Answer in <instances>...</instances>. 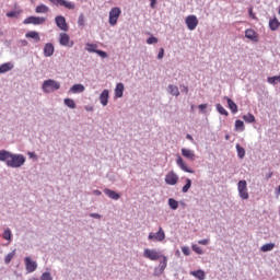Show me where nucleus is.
I'll list each match as a JSON object with an SVG mask.
<instances>
[{
	"mask_svg": "<svg viewBox=\"0 0 280 280\" xmlns=\"http://www.w3.org/2000/svg\"><path fill=\"white\" fill-rule=\"evenodd\" d=\"M0 161L8 167L19 168L25 165L26 158L23 154H14L7 150L0 151Z\"/></svg>",
	"mask_w": 280,
	"mask_h": 280,
	"instance_id": "obj_1",
	"label": "nucleus"
},
{
	"mask_svg": "<svg viewBox=\"0 0 280 280\" xmlns=\"http://www.w3.org/2000/svg\"><path fill=\"white\" fill-rule=\"evenodd\" d=\"M42 89L44 93H54V91H58L60 89V82L51 79L46 80L44 81Z\"/></svg>",
	"mask_w": 280,
	"mask_h": 280,
	"instance_id": "obj_2",
	"label": "nucleus"
},
{
	"mask_svg": "<svg viewBox=\"0 0 280 280\" xmlns=\"http://www.w3.org/2000/svg\"><path fill=\"white\" fill-rule=\"evenodd\" d=\"M237 191L241 200H248V198H250L248 194V183H246V180H240L237 183Z\"/></svg>",
	"mask_w": 280,
	"mask_h": 280,
	"instance_id": "obj_3",
	"label": "nucleus"
},
{
	"mask_svg": "<svg viewBox=\"0 0 280 280\" xmlns=\"http://www.w3.org/2000/svg\"><path fill=\"white\" fill-rule=\"evenodd\" d=\"M120 16H121V9L119 7L112 8L109 11V18H108L109 25H112V27H115Z\"/></svg>",
	"mask_w": 280,
	"mask_h": 280,
	"instance_id": "obj_4",
	"label": "nucleus"
},
{
	"mask_svg": "<svg viewBox=\"0 0 280 280\" xmlns=\"http://www.w3.org/2000/svg\"><path fill=\"white\" fill-rule=\"evenodd\" d=\"M148 240H150V242H163L165 240V230L160 226L158 232H150Z\"/></svg>",
	"mask_w": 280,
	"mask_h": 280,
	"instance_id": "obj_5",
	"label": "nucleus"
},
{
	"mask_svg": "<svg viewBox=\"0 0 280 280\" xmlns=\"http://www.w3.org/2000/svg\"><path fill=\"white\" fill-rule=\"evenodd\" d=\"M163 255L155 249L145 248L143 250V257L150 259V261H159Z\"/></svg>",
	"mask_w": 280,
	"mask_h": 280,
	"instance_id": "obj_6",
	"label": "nucleus"
},
{
	"mask_svg": "<svg viewBox=\"0 0 280 280\" xmlns=\"http://www.w3.org/2000/svg\"><path fill=\"white\" fill-rule=\"evenodd\" d=\"M52 5H57L60 8H66V10H75V3L69 0H49Z\"/></svg>",
	"mask_w": 280,
	"mask_h": 280,
	"instance_id": "obj_7",
	"label": "nucleus"
},
{
	"mask_svg": "<svg viewBox=\"0 0 280 280\" xmlns=\"http://www.w3.org/2000/svg\"><path fill=\"white\" fill-rule=\"evenodd\" d=\"M59 45L61 47H73L74 43L71 40V37L67 33H60L59 35Z\"/></svg>",
	"mask_w": 280,
	"mask_h": 280,
	"instance_id": "obj_8",
	"label": "nucleus"
},
{
	"mask_svg": "<svg viewBox=\"0 0 280 280\" xmlns=\"http://www.w3.org/2000/svg\"><path fill=\"white\" fill-rule=\"evenodd\" d=\"M55 23L61 32H69V24H67V19L62 15H58L55 18Z\"/></svg>",
	"mask_w": 280,
	"mask_h": 280,
	"instance_id": "obj_9",
	"label": "nucleus"
},
{
	"mask_svg": "<svg viewBox=\"0 0 280 280\" xmlns=\"http://www.w3.org/2000/svg\"><path fill=\"white\" fill-rule=\"evenodd\" d=\"M47 20L45 18L28 16L24 20V25H43Z\"/></svg>",
	"mask_w": 280,
	"mask_h": 280,
	"instance_id": "obj_10",
	"label": "nucleus"
},
{
	"mask_svg": "<svg viewBox=\"0 0 280 280\" xmlns=\"http://www.w3.org/2000/svg\"><path fill=\"white\" fill-rule=\"evenodd\" d=\"M185 23L190 32H194L198 27V18L196 15H188L185 19Z\"/></svg>",
	"mask_w": 280,
	"mask_h": 280,
	"instance_id": "obj_11",
	"label": "nucleus"
},
{
	"mask_svg": "<svg viewBox=\"0 0 280 280\" xmlns=\"http://www.w3.org/2000/svg\"><path fill=\"white\" fill-rule=\"evenodd\" d=\"M165 183L166 185H176L178 183V175L174 171L168 172L165 175Z\"/></svg>",
	"mask_w": 280,
	"mask_h": 280,
	"instance_id": "obj_12",
	"label": "nucleus"
},
{
	"mask_svg": "<svg viewBox=\"0 0 280 280\" xmlns=\"http://www.w3.org/2000/svg\"><path fill=\"white\" fill-rule=\"evenodd\" d=\"M24 262H25L26 272H34L38 268V265L36 264V261H33V259L30 257H25Z\"/></svg>",
	"mask_w": 280,
	"mask_h": 280,
	"instance_id": "obj_13",
	"label": "nucleus"
},
{
	"mask_svg": "<svg viewBox=\"0 0 280 280\" xmlns=\"http://www.w3.org/2000/svg\"><path fill=\"white\" fill-rule=\"evenodd\" d=\"M245 37H247L248 40H252V43H259V34L253 28H247L245 31Z\"/></svg>",
	"mask_w": 280,
	"mask_h": 280,
	"instance_id": "obj_14",
	"label": "nucleus"
},
{
	"mask_svg": "<svg viewBox=\"0 0 280 280\" xmlns=\"http://www.w3.org/2000/svg\"><path fill=\"white\" fill-rule=\"evenodd\" d=\"M176 163L178 167L183 170V172H186L187 174H195V171L187 166V163H185V160H183L180 155L177 156Z\"/></svg>",
	"mask_w": 280,
	"mask_h": 280,
	"instance_id": "obj_15",
	"label": "nucleus"
},
{
	"mask_svg": "<svg viewBox=\"0 0 280 280\" xmlns=\"http://www.w3.org/2000/svg\"><path fill=\"white\" fill-rule=\"evenodd\" d=\"M182 156L188 159V161H196V153L191 149H182Z\"/></svg>",
	"mask_w": 280,
	"mask_h": 280,
	"instance_id": "obj_16",
	"label": "nucleus"
},
{
	"mask_svg": "<svg viewBox=\"0 0 280 280\" xmlns=\"http://www.w3.org/2000/svg\"><path fill=\"white\" fill-rule=\"evenodd\" d=\"M54 51H55L54 44H51V43L45 44V46H44V56L46 58H50V56H54Z\"/></svg>",
	"mask_w": 280,
	"mask_h": 280,
	"instance_id": "obj_17",
	"label": "nucleus"
},
{
	"mask_svg": "<svg viewBox=\"0 0 280 280\" xmlns=\"http://www.w3.org/2000/svg\"><path fill=\"white\" fill-rule=\"evenodd\" d=\"M25 38H32L35 43H40V34L36 31H30L25 34Z\"/></svg>",
	"mask_w": 280,
	"mask_h": 280,
	"instance_id": "obj_18",
	"label": "nucleus"
},
{
	"mask_svg": "<svg viewBox=\"0 0 280 280\" xmlns=\"http://www.w3.org/2000/svg\"><path fill=\"white\" fill-rule=\"evenodd\" d=\"M109 91L104 90L101 95H100V102L103 106H108V96H109Z\"/></svg>",
	"mask_w": 280,
	"mask_h": 280,
	"instance_id": "obj_19",
	"label": "nucleus"
},
{
	"mask_svg": "<svg viewBox=\"0 0 280 280\" xmlns=\"http://www.w3.org/2000/svg\"><path fill=\"white\" fill-rule=\"evenodd\" d=\"M104 194L107 195L108 198H110L112 200H119V198H121V196L118 192L108 188L104 189Z\"/></svg>",
	"mask_w": 280,
	"mask_h": 280,
	"instance_id": "obj_20",
	"label": "nucleus"
},
{
	"mask_svg": "<svg viewBox=\"0 0 280 280\" xmlns=\"http://www.w3.org/2000/svg\"><path fill=\"white\" fill-rule=\"evenodd\" d=\"M224 100L226 101L230 110L235 115V113L238 110L237 104H235V102L228 96H224Z\"/></svg>",
	"mask_w": 280,
	"mask_h": 280,
	"instance_id": "obj_21",
	"label": "nucleus"
},
{
	"mask_svg": "<svg viewBox=\"0 0 280 280\" xmlns=\"http://www.w3.org/2000/svg\"><path fill=\"white\" fill-rule=\"evenodd\" d=\"M279 27H280V22L277 18L269 20V30H271V32H277Z\"/></svg>",
	"mask_w": 280,
	"mask_h": 280,
	"instance_id": "obj_22",
	"label": "nucleus"
},
{
	"mask_svg": "<svg viewBox=\"0 0 280 280\" xmlns=\"http://www.w3.org/2000/svg\"><path fill=\"white\" fill-rule=\"evenodd\" d=\"M14 69V65L12 62H5L0 66V73H8V71H12Z\"/></svg>",
	"mask_w": 280,
	"mask_h": 280,
	"instance_id": "obj_23",
	"label": "nucleus"
},
{
	"mask_svg": "<svg viewBox=\"0 0 280 280\" xmlns=\"http://www.w3.org/2000/svg\"><path fill=\"white\" fill-rule=\"evenodd\" d=\"M190 275L198 280H205L207 277V275L205 273V271L202 269H199L197 271H190Z\"/></svg>",
	"mask_w": 280,
	"mask_h": 280,
	"instance_id": "obj_24",
	"label": "nucleus"
},
{
	"mask_svg": "<svg viewBox=\"0 0 280 280\" xmlns=\"http://www.w3.org/2000/svg\"><path fill=\"white\" fill-rule=\"evenodd\" d=\"M124 83H118L115 88V97H124Z\"/></svg>",
	"mask_w": 280,
	"mask_h": 280,
	"instance_id": "obj_25",
	"label": "nucleus"
},
{
	"mask_svg": "<svg viewBox=\"0 0 280 280\" xmlns=\"http://www.w3.org/2000/svg\"><path fill=\"white\" fill-rule=\"evenodd\" d=\"M36 14H47L49 12V7L45 4H39L35 9Z\"/></svg>",
	"mask_w": 280,
	"mask_h": 280,
	"instance_id": "obj_26",
	"label": "nucleus"
},
{
	"mask_svg": "<svg viewBox=\"0 0 280 280\" xmlns=\"http://www.w3.org/2000/svg\"><path fill=\"white\" fill-rule=\"evenodd\" d=\"M168 93L170 95H174L175 97H178V95H180V91L178 90V86L174 84L168 85Z\"/></svg>",
	"mask_w": 280,
	"mask_h": 280,
	"instance_id": "obj_27",
	"label": "nucleus"
},
{
	"mask_svg": "<svg viewBox=\"0 0 280 280\" xmlns=\"http://www.w3.org/2000/svg\"><path fill=\"white\" fill-rule=\"evenodd\" d=\"M23 14V10L19 9L7 13L8 19H19Z\"/></svg>",
	"mask_w": 280,
	"mask_h": 280,
	"instance_id": "obj_28",
	"label": "nucleus"
},
{
	"mask_svg": "<svg viewBox=\"0 0 280 280\" xmlns=\"http://www.w3.org/2000/svg\"><path fill=\"white\" fill-rule=\"evenodd\" d=\"M162 257V261H160V275H163V272H165V269L167 268V256H161Z\"/></svg>",
	"mask_w": 280,
	"mask_h": 280,
	"instance_id": "obj_29",
	"label": "nucleus"
},
{
	"mask_svg": "<svg viewBox=\"0 0 280 280\" xmlns=\"http://www.w3.org/2000/svg\"><path fill=\"white\" fill-rule=\"evenodd\" d=\"M70 93H84V85L82 84H74L71 89H70Z\"/></svg>",
	"mask_w": 280,
	"mask_h": 280,
	"instance_id": "obj_30",
	"label": "nucleus"
},
{
	"mask_svg": "<svg viewBox=\"0 0 280 280\" xmlns=\"http://www.w3.org/2000/svg\"><path fill=\"white\" fill-rule=\"evenodd\" d=\"M261 253H268L275 250V243L265 244L260 247Z\"/></svg>",
	"mask_w": 280,
	"mask_h": 280,
	"instance_id": "obj_31",
	"label": "nucleus"
},
{
	"mask_svg": "<svg viewBox=\"0 0 280 280\" xmlns=\"http://www.w3.org/2000/svg\"><path fill=\"white\" fill-rule=\"evenodd\" d=\"M244 121H246V124H255V115L248 113L246 115L243 116Z\"/></svg>",
	"mask_w": 280,
	"mask_h": 280,
	"instance_id": "obj_32",
	"label": "nucleus"
},
{
	"mask_svg": "<svg viewBox=\"0 0 280 280\" xmlns=\"http://www.w3.org/2000/svg\"><path fill=\"white\" fill-rule=\"evenodd\" d=\"M236 151L238 159H244V156H246V150L242 145L236 144Z\"/></svg>",
	"mask_w": 280,
	"mask_h": 280,
	"instance_id": "obj_33",
	"label": "nucleus"
},
{
	"mask_svg": "<svg viewBox=\"0 0 280 280\" xmlns=\"http://www.w3.org/2000/svg\"><path fill=\"white\" fill-rule=\"evenodd\" d=\"M217 110L220 113V115L229 117V112L224 108V106H222V104H217Z\"/></svg>",
	"mask_w": 280,
	"mask_h": 280,
	"instance_id": "obj_34",
	"label": "nucleus"
},
{
	"mask_svg": "<svg viewBox=\"0 0 280 280\" xmlns=\"http://www.w3.org/2000/svg\"><path fill=\"white\" fill-rule=\"evenodd\" d=\"M246 127L244 126V121L242 120H236L235 121V130H240V132H244Z\"/></svg>",
	"mask_w": 280,
	"mask_h": 280,
	"instance_id": "obj_35",
	"label": "nucleus"
},
{
	"mask_svg": "<svg viewBox=\"0 0 280 280\" xmlns=\"http://www.w3.org/2000/svg\"><path fill=\"white\" fill-rule=\"evenodd\" d=\"M191 189V179L186 178V185L183 186L182 191L183 194H187Z\"/></svg>",
	"mask_w": 280,
	"mask_h": 280,
	"instance_id": "obj_36",
	"label": "nucleus"
},
{
	"mask_svg": "<svg viewBox=\"0 0 280 280\" xmlns=\"http://www.w3.org/2000/svg\"><path fill=\"white\" fill-rule=\"evenodd\" d=\"M168 207H171L174 211H176V209H178V201H176L174 198H170Z\"/></svg>",
	"mask_w": 280,
	"mask_h": 280,
	"instance_id": "obj_37",
	"label": "nucleus"
},
{
	"mask_svg": "<svg viewBox=\"0 0 280 280\" xmlns=\"http://www.w3.org/2000/svg\"><path fill=\"white\" fill-rule=\"evenodd\" d=\"M63 103L66 106H68V108H75V101L72 98H65Z\"/></svg>",
	"mask_w": 280,
	"mask_h": 280,
	"instance_id": "obj_38",
	"label": "nucleus"
},
{
	"mask_svg": "<svg viewBox=\"0 0 280 280\" xmlns=\"http://www.w3.org/2000/svg\"><path fill=\"white\" fill-rule=\"evenodd\" d=\"M14 255H16V250L11 252L10 254H8L4 257V262L5 264H10V261H12V259H14Z\"/></svg>",
	"mask_w": 280,
	"mask_h": 280,
	"instance_id": "obj_39",
	"label": "nucleus"
},
{
	"mask_svg": "<svg viewBox=\"0 0 280 280\" xmlns=\"http://www.w3.org/2000/svg\"><path fill=\"white\" fill-rule=\"evenodd\" d=\"M86 51H90V54H95L97 51V45L95 44H86Z\"/></svg>",
	"mask_w": 280,
	"mask_h": 280,
	"instance_id": "obj_40",
	"label": "nucleus"
},
{
	"mask_svg": "<svg viewBox=\"0 0 280 280\" xmlns=\"http://www.w3.org/2000/svg\"><path fill=\"white\" fill-rule=\"evenodd\" d=\"M267 82H269V84H277V82H280V75L269 77Z\"/></svg>",
	"mask_w": 280,
	"mask_h": 280,
	"instance_id": "obj_41",
	"label": "nucleus"
},
{
	"mask_svg": "<svg viewBox=\"0 0 280 280\" xmlns=\"http://www.w3.org/2000/svg\"><path fill=\"white\" fill-rule=\"evenodd\" d=\"M3 240H8L10 242V240H12V231H10V229H7L4 232H3V235H2Z\"/></svg>",
	"mask_w": 280,
	"mask_h": 280,
	"instance_id": "obj_42",
	"label": "nucleus"
},
{
	"mask_svg": "<svg viewBox=\"0 0 280 280\" xmlns=\"http://www.w3.org/2000/svg\"><path fill=\"white\" fill-rule=\"evenodd\" d=\"M78 25H79V27H84V25H85L84 14H83V13H81V14L79 15Z\"/></svg>",
	"mask_w": 280,
	"mask_h": 280,
	"instance_id": "obj_43",
	"label": "nucleus"
},
{
	"mask_svg": "<svg viewBox=\"0 0 280 280\" xmlns=\"http://www.w3.org/2000/svg\"><path fill=\"white\" fill-rule=\"evenodd\" d=\"M148 45H154L156 43H159V38L151 36L147 39Z\"/></svg>",
	"mask_w": 280,
	"mask_h": 280,
	"instance_id": "obj_44",
	"label": "nucleus"
},
{
	"mask_svg": "<svg viewBox=\"0 0 280 280\" xmlns=\"http://www.w3.org/2000/svg\"><path fill=\"white\" fill-rule=\"evenodd\" d=\"M191 248L195 253H197V255H202V253H203L202 248H200V246H198V245H192Z\"/></svg>",
	"mask_w": 280,
	"mask_h": 280,
	"instance_id": "obj_45",
	"label": "nucleus"
},
{
	"mask_svg": "<svg viewBox=\"0 0 280 280\" xmlns=\"http://www.w3.org/2000/svg\"><path fill=\"white\" fill-rule=\"evenodd\" d=\"M95 54H97L98 56H101V58H108V54H106V51L104 50H95Z\"/></svg>",
	"mask_w": 280,
	"mask_h": 280,
	"instance_id": "obj_46",
	"label": "nucleus"
},
{
	"mask_svg": "<svg viewBox=\"0 0 280 280\" xmlns=\"http://www.w3.org/2000/svg\"><path fill=\"white\" fill-rule=\"evenodd\" d=\"M40 280H52L51 279V273L49 272H44L40 277Z\"/></svg>",
	"mask_w": 280,
	"mask_h": 280,
	"instance_id": "obj_47",
	"label": "nucleus"
},
{
	"mask_svg": "<svg viewBox=\"0 0 280 280\" xmlns=\"http://www.w3.org/2000/svg\"><path fill=\"white\" fill-rule=\"evenodd\" d=\"M248 14H249L250 19H253L254 21H257V15H255V13L253 12V8L248 9Z\"/></svg>",
	"mask_w": 280,
	"mask_h": 280,
	"instance_id": "obj_48",
	"label": "nucleus"
},
{
	"mask_svg": "<svg viewBox=\"0 0 280 280\" xmlns=\"http://www.w3.org/2000/svg\"><path fill=\"white\" fill-rule=\"evenodd\" d=\"M165 56V49L161 48L159 54H158V58L159 60H162V58Z\"/></svg>",
	"mask_w": 280,
	"mask_h": 280,
	"instance_id": "obj_49",
	"label": "nucleus"
},
{
	"mask_svg": "<svg viewBox=\"0 0 280 280\" xmlns=\"http://www.w3.org/2000/svg\"><path fill=\"white\" fill-rule=\"evenodd\" d=\"M198 244H200L201 246H207L209 244V238L200 240L198 241Z\"/></svg>",
	"mask_w": 280,
	"mask_h": 280,
	"instance_id": "obj_50",
	"label": "nucleus"
},
{
	"mask_svg": "<svg viewBox=\"0 0 280 280\" xmlns=\"http://www.w3.org/2000/svg\"><path fill=\"white\" fill-rule=\"evenodd\" d=\"M182 252L187 256L190 254L189 247H183Z\"/></svg>",
	"mask_w": 280,
	"mask_h": 280,
	"instance_id": "obj_51",
	"label": "nucleus"
},
{
	"mask_svg": "<svg viewBox=\"0 0 280 280\" xmlns=\"http://www.w3.org/2000/svg\"><path fill=\"white\" fill-rule=\"evenodd\" d=\"M90 217L95 218L96 220H100V218H102V215L97 213H91Z\"/></svg>",
	"mask_w": 280,
	"mask_h": 280,
	"instance_id": "obj_52",
	"label": "nucleus"
},
{
	"mask_svg": "<svg viewBox=\"0 0 280 280\" xmlns=\"http://www.w3.org/2000/svg\"><path fill=\"white\" fill-rule=\"evenodd\" d=\"M198 108L199 110L205 112V109L207 108V104H200Z\"/></svg>",
	"mask_w": 280,
	"mask_h": 280,
	"instance_id": "obj_53",
	"label": "nucleus"
},
{
	"mask_svg": "<svg viewBox=\"0 0 280 280\" xmlns=\"http://www.w3.org/2000/svg\"><path fill=\"white\" fill-rule=\"evenodd\" d=\"M150 1H151L150 7L151 8H156V0H150Z\"/></svg>",
	"mask_w": 280,
	"mask_h": 280,
	"instance_id": "obj_54",
	"label": "nucleus"
},
{
	"mask_svg": "<svg viewBox=\"0 0 280 280\" xmlns=\"http://www.w3.org/2000/svg\"><path fill=\"white\" fill-rule=\"evenodd\" d=\"M93 194H94L95 196H102V191H100V190H94Z\"/></svg>",
	"mask_w": 280,
	"mask_h": 280,
	"instance_id": "obj_55",
	"label": "nucleus"
},
{
	"mask_svg": "<svg viewBox=\"0 0 280 280\" xmlns=\"http://www.w3.org/2000/svg\"><path fill=\"white\" fill-rule=\"evenodd\" d=\"M183 89L185 93H189V88H187V85H183Z\"/></svg>",
	"mask_w": 280,
	"mask_h": 280,
	"instance_id": "obj_56",
	"label": "nucleus"
},
{
	"mask_svg": "<svg viewBox=\"0 0 280 280\" xmlns=\"http://www.w3.org/2000/svg\"><path fill=\"white\" fill-rule=\"evenodd\" d=\"M186 139H188L189 141H194V137H191V135H187Z\"/></svg>",
	"mask_w": 280,
	"mask_h": 280,
	"instance_id": "obj_57",
	"label": "nucleus"
},
{
	"mask_svg": "<svg viewBox=\"0 0 280 280\" xmlns=\"http://www.w3.org/2000/svg\"><path fill=\"white\" fill-rule=\"evenodd\" d=\"M276 194H277V196H280V186L278 187Z\"/></svg>",
	"mask_w": 280,
	"mask_h": 280,
	"instance_id": "obj_58",
	"label": "nucleus"
},
{
	"mask_svg": "<svg viewBox=\"0 0 280 280\" xmlns=\"http://www.w3.org/2000/svg\"><path fill=\"white\" fill-rule=\"evenodd\" d=\"M267 178H272V172L267 175Z\"/></svg>",
	"mask_w": 280,
	"mask_h": 280,
	"instance_id": "obj_59",
	"label": "nucleus"
},
{
	"mask_svg": "<svg viewBox=\"0 0 280 280\" xmlns=\"http://www.w3.org/2000/svg\"><path fill=\"white\" fill-rule=\"evenodd\" d=\"M0 36H3V31L0 28Z\"/></svg>",
	"mask_w": 280,
	"mask_h": 280,
	"instance_id": "obj_60",
	"label": "nucleus"
},
{
	"mask_svg": "<svg viewBox=\"0 0 280 280\" xmlns=\"http://www.w3.org/2000/svg\"><path fill=\"white\" fill-rule=\"evenodd\" d=\"M225 139H229V136H226Z\"/></svg>",
	"mask_w": 280,
	"mask_h": 280,
	"instance_id": "obj_61",
	"label": "nucleus"
}]
</instances>
